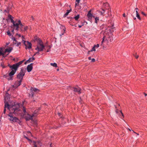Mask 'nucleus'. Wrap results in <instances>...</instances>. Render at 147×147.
<instances>
[{
    "label": "nucleus",
    "mask_w": 147,
    "mask_h": 147,
    "mask_svg": "<svg viewBox=\"0 0 147 147\" xmlns=\"http://www.w3.org/2000/svg\"><path fill=\"white\" fill-rule=\"evenodd\" d=\"M10 102L5 104V107H7V108L9 110L10 113L8 115L9 118L8 119L10 121L15 122L17 121L18 119L16 117L14 116L13 113L15 114L17 112L20 110V105L19 104L16 103H13L9 104Z\"/></svg>",
    "instance_id": "f257e3e1"
},
{
    "label": "nucleus",
    "mask_w": 147,
    "mask_h": 147,
    "mask_svg": "<svg viewBox=\"0 0 147 147\" xmlns=\"http://www.w3.org/2000/svg\"><path fill=\"white\" fill-rule=\"evenodd\" d=\"M23 61H20L18 63H17L15 64H13L12 66H10V67L11 68L12 70V71L10 72L8 75H7H7H5L3 76V77L4 78H6L8 76H9L10 77H9V78H7L8 80L11 79V76L13 75L16 72V71L17 70L18 68L19 67L20 65L22 64L23 63Z\"/></svg>",
    "instance_id": "f03ea898"
},
{
    "label": "nucleus",
    "mask_w": 147,
    "mask_h": 147,
    "mask_svg": "<svg viewBox=\"0 0 147 147\" xmlns=\"http://www.w3.org/2000/svg\"><path fill=\"white\" fill-rule=\"evenodd\" d=\"M18 25L17 26V29H15L17 31L19 30V29H20V32H24L26 31L28 28L27 26H24L21 23V21L20 20H18Z\"/></svg>",
    "instance_id": "7ed1b4c3"
},
{
    "label": "nucleus",
    "mask_w": 147,
    "mask_h": 147,
    "mask_svg": "<svg viewBox=\"0 0 147 147\" xmlns=\"http://www.w3.org/2000/svg\"><path fill=\"white\" fill-rule=\"evenodd\" d=\"M38 44L37 47L35 48L36 50H37L38 51H42L45 48V46L43 45L42 41L39 39L37 40Z\"/></svg>",
    "instance_id": "20e7f679"
},
{
    "label": "nucleus",
    "mask_w": 147,
    "mask_h": 147,
    "mask_svg": "<svg viewBox=\"0 0 147 147\" xmlns=\"http://www.w3.org/2000/svg\"><path fill=\"white\" fill-rule=\"evenodd\" d=\"M26 70L22 68L20 72L17 75L18 79L22 80L23 76H24Z\"/></svg>",
    "instance_id": "39448f33"
},
{
    "label": "nucleus",
    "mask_w": 147,
    "mask_h": 147,
    "mask_svg": "<svg viewBox=\"0 0 147 147\" xmlns=\"http://www.w3.org/2000/svg\"><path fill=\"white\" fill-rule=\"evenodd\" d=\"M11 22L13 24V27H14L15 29H17L18 26V20H16L15 21H14L12 19H10Z\"/></svg>",
    "instance_id": "423d86ee"
},
{
    "label": "nucleus",
    "mask_w": 147,
    "mask_h": 147,
    "mask_svg": "<svg viewBox=\"0 0 147 147\" xmlns=\"http://www.w3.org/2000/svg\"><path fill=\"white\" fill-rule=\"evenodd\" d=\"M4 103L5 104L9 102V94L7 93H6L4 96Z\"/></svg>",
    "instance_id": "0eeeda50"
},
{
    "label": "nucleus",
    "mask_w": 147,
    "mask_h": 147,
    "mask_svg": "<svg viewBox=\"0 0 147 147\" xmlns=\"http://www.w3.org/2000/svg\"><path fill=\"white\" fill-rule=\"evenodd\" d=\"M32 65L33 63H31L30 65H28L27 66V69L28 72H30L32 70L33 68Z\"/></svg>",
    "instance_id": "6e6552de"
},
{
    "label": "nucleus",
    "mask_w": 147,
    "mask_h": 147,
    "mask_svg": "<svg viewBox=\"0 0 147 147\" xmlns=\"http://www.w3.org/2000/svg\"><path fill=\"white\" fill-rule=\"evenodd\" d=\"M90 12L91 11H89L87 15V16L88 17V18L90 20L91 19L92 17H93V18H95V16H93Z\"/></svg>",
    "instance_id": "1a4fd4ad"
},
{
    "label": "nucleus",
    "mask_w": 147,
    "mask_h": 147,
    "mask_svg": "<svg viewBox=\"0 0 147 147\" xmlns=\"http://www.w3.org/2000/svg\"><path fill=\"white\" fill-rule=\"evenodd\" d=\"M73 89L74 91V92H77L79 94L81 93V92H80L81 89L79 87H77V88H74Z\"/></svg>",
    "instance_id": "9d476101"
},
{
    "label": "nucleus",
    "mask_w": 147,
    "mask_h": 147,
    "mask_svg": "<svg viewBox=\"0 0 147 147\" xmlns=\"http://www.w3.org/2000/svg\"><path fill=\"white\" fill-rule=\"evenodd\" d=\"M33 116V115H30L28 114L27 115V116L26 117V120H32L33 119H32V117Z\"/></svg>",
    "instance_id": "9b49d317"
},
{
    "label": "nucleus",
    "mask_w": 147,
    "mask_h": 147,
    "mask_svg": "<svg viewBox=\"0 0 147 147\" xmlns=\"http://www.w3.org/2000/svg\"><path fill=\"white\" fill-rule=\"evenodd\" d=\"M12 49L13 48L12 47H9L8 48L6 49H5V52H7L8 53L7 55H8L9 53L11 52Z\"/></svg>",
    "instance_id": "f8f14e48"
},
{
    "label": "nucleus",
    "mask_w": 147,
    "mask_h": 147,
    "mask_svg": "<svg viewBox=\"0 0 147 147\" xmlns=\"http://www.w3.org/2000/svg\"><path fill=\"white\" fill-rule=\"evenodd\" d=\"M27 45H26V49L27 48L28 49H30L32 47V44L29 42L28 41H27Z\"/></svg>",
    "instance_id": "ddd939ff"
},
{
    "label": "nucleus",
    "mask_w": 147,
    "mask_h": 147,
    "mask_svg": "<svg viewBox=\"0 0 147 147\" xmlns=\"http://www.w3.org/2000/svg\"><path fill=\"white\" fill-rule=\"evenodd\" d=\"M22 82V80H19L17 82H16L15 83V84L16 85V86H19L21 84V82Z\"/></svg>",
    "instance_id": "4468645a"
},
{
    "label": "nucleus",
    "mask_w": 147,
    "mask_h": 147,
    "mask_svg": "<svg viewBox=\"0 0 147 147\" xmlns=\"http://www.w3.org/2000/svg\"><path fill=\"white\" fill-rule=\"evenodd\" d=\"M61 29H62L63 30V33L62 34H60V36H61L63 35L64 34V33L65 32V26H61Z\"/></svg>",
    "instance_id": "2eb2a0df"
},
{
    "label": "nucleus",
    "mask_w": 147,
    "mask_h": 147,
    "mask_svg": "<svg viewBox=\"0 0 147 147\" xmlns=\"http://www.w3.org/2000/svg\"><path fill=\"white\" fill-rule=\"evenodd\" d=\"M7 52H5V50L4 51H3L2 49V53L3 54V55H2V56L3 57H5L7 55H6V53Z\"/></svg>",
    "instance_id": "dca6fc26"
},
{
    "label": "nucleus",
    "mask_w": 147,
    "mask_h": 147,
    "mask_svg": "<svg viewBox=\"0 0 147 147\" xmlns=\"http://www.w3.org/2000/svg\"><path fill=\"white\" fill-rule=\"evenodd\" d=\"M71 11V9L69 10H67L66 13L64 15V17H66Z\"/></svg>",
    "instance_id": "f3484780"
},
{
    "label": "nucleus",
    "mask_w": 147,
    "mask_h": 147,
    "mask_svg": "<svg viewBox=\"0 0 147 147\" xmlns=\"http://www.w3.org/2000/svg\"><path fill=\"white\" fill-rule=\"evenodd\" d=\"M39 110H40V109L38 108V109L35 111L34 113L33 114V116H36V114Z\"/></svg>",
    "instance_id": "a211bd4d"
},
{
    "label": "nucleus",
    "mask_w": 147,
    "mask_h": 147,
    "mask_svg": "<svg viewBox=\"0 0 147 147\" xmlns=\"http://www.w3.org/2000/svg\"><path fill=\"white\" fill-rule=\"evenodd\" d=\"M22 40L23 41V43L24 44V45H25L26 47V41L25 40H24V36H22Z\"/></svg>",
    "instance_id": "6ab92c4d"
},
{
    "label": "nucleus",
    "mask_w": 147,
    "mask_h": 147,
    "mask_svg": "<svg viewBox=\"0 0 147 147\" xmlns=\"http://www.w3.org/2000/svg\"><path fill=\"white\" fill-rule=\"evenodd\" d=\"M31 90L32 91H33L34 92H36L37 91H38V90L36 88H31Z\"/></svg>",
    "instance_id": "aec40b11"
},
{
    "label": "nucleus",
    "mask_w": 147,
    "mask_h": 147,
    "mask_svg": "<svg viewBox=\"0 0 147 147\" xmlns=\"http://www.w3.org/2000/svg\"><path fill=\"white\" fill-rule=\"evenodd\" d=\"M50 65L52 66H53L54 67H57V64L55 63H51Z\"/></svg>",
    "instance_id": "412c9836"
},
{
    "label": "nucleus",
    "mask_w": 147,
    "mask_h": 147,
    "mask_svg": "<svg viewBox=\"0 0 147 147\" xmlns=\"http://www.w3.org/2000/svg\"><path fill=\"white\" fill-rule=\"evenodd\" d=\"M79 17H80L79 15H78L77 16H75L74 17V18L75 19V20H78V19L79 18Z\"/></svg>",
    "instance_id": "4be33fe9"
},
{
    "label": "nucleus",
    "mask_w": 147,
    "mask_h": 147,
    "mask_svg": "<svg viewBox=\"0 0 147 147\" xmlns=\"http://www.w3.org/2000/svg\"><path fill=\"white\" fill-rule=\"evenodd\" d=\"M32 62V58H29V59L25 63V64H26V62H28V63L30 62Z\"/></svg>",
    "instance_id": "5701e85b"
},
{
    "label": "nucleus",
    "mask_w": 147,
    "mask_h": 147,
    "mask_svg": "<svg viewBox=\"0 0 147 147\" xmlns=\"http://www.w3.org/2000/svg\"><path fill=\"white\" fill-rule=\"evenodd\" d=\"M95 19V22L96 23H97V22L99 21V19L98 17H96V18H94Z\"/></svg>",
    "instance_id": "b1692460"
},
{
    "label": "nucleus",
    "mask_w": 147,
    "mask_h": 147,
    "mask_svg": "<svg viewBox=\"0 0 147 147\" xmlns=\"http://www.w3.org/2000/svg\"><path fill=\"white\" fill-rule=\"evenodd\" d=\"M7 34L9 36H10L12 35V34L8 30L7 32Z\"/></svg>",
    "instance_id": "393cba45"
},
{
    "label": "nucleus",
    "mask_w": 147,
    "mask_h": 147,
    "mask_svg": "<svg viewBox=\"0 0 147 147\" xmlns=\"http://www.w3.org/2000/svg\"><path fill=\"white\" fill-rule=\"evenodd\" d=\"M15 42L14 44H17V46L18 47L21 44V43L20 42H18L17 41V42Z\"/></svg>",
    "instance_id": "a878e982"
},
{
    "label": "nucleus",
    "mask_w": 147,
    "mask_h": 147,
    "mask_svg": "<svg viewBox=\"0 0 147 147\" xmlns=\"http://www.w3.org/2000/svg\"><path fill=\"white\" fill-rule=\"evenodd\" d=\"M136 17L139 20H141V18H140V15H139V14H136Z\"/></svg>",
    "instance_id": "bb28decb"
},
{
    "label": "nucleus",
    "mask_w": 147,
    "mask_h": 147,
    "mask_svg": "<svg viewBox=\"0 0 147 147\" xmlns=\"http://www.w3.org/2000/svg\"><path fill=\"white\" fill-rule=\"evenodd\" d=\"M11 39L12 40H13V41H15V42H17V41L16 40V39L13 36V35L12 36Z\"/></svg>",
    "instance_id": "cd10ccee"
},
{
    "label": "nucleus",
    "mask_w": 147,
    "mask_h": 147,
    "mask_svg": "<svg viewBox=\"0 0 147 147\" xmlns=\"http://www.w3.org/2000/svg\"><path fill=\"white\" fill-rule=\"evenodd\" d=\"M2 55H3L2 53V48L0 49V56Z\"/></svg>",
    "instance_id": "c85d7f7f"
},
{
    "label": "nucleus",
    "mask_w": 147,
    "mask_h": 147,
    "mask_svg": "<svg viewBox=\"0 0 147 147\" xmlns=\"http://www.w3.org/2000/svg\"><path fill=\"white\" fill-rule=\"evenodd\" d=\"M95 48V47L94 46V47L92 48V49L90 51H96ZM89 52H90V51H89Z\"/></svg>",
    "instance_id": "c756f323"
},
{
    "label": "nucleus",
    "mask_w": 147,
    "mask_h": 147,
    "mask_svg": "<svg viewBox=\"0 0 147 147\" xmlns=\"http://www.w3.org/2000/svg\"><path fill=\"white\" fill-rule=\"evenodd\" d=\"M1 66L3 68H4L5 67V66L4 65L3 63H1Z\"/></svg>",
    "instance_id": "7c9ffc66"
},
{
    "label": "nucleus",
    "mask_w": 147,
    "mask_h": 147,
    "mask_svg": "<svg viewBox=\"0 0 147 147\" xmlns=\"http://www.w3.org/2000/svg\"><path fill=\"white\" fill-rule=\"evenodd\" d=\"M6 108H7V107H5H5H4V111H3V113L4 114H5V112H6Z\"/></svg>",
    "instance_id": "2f4dec72"
},
{
    "label": "nucleus",
    "mask_w": 147,
    "mask_h": 147,
    "mask_svg": "<svg viewBox=\"0 0 147 147\" xmlns=\"http://www.w3.org/2000/svg\"><path fill=\"white\" fill-rule=\"evenodd\" d=\"M22 109H23V112H24V113H26V109H25V108L24 107H23Z\"/></svg>",
    "instance_id": "473e14b6"
},
{
    "label": "nucleus",
    "mask_w": 147,
    "mask_h": 147,
    "mask_svg": "<svg viewBox=\"0 0 147 147\" xmlns=\"http://www.w3.org/2000/svg\"><path fill=\"white\" fill-rule=\"evenodd\" d=\"M8 17L10 19V20L13 18V17H12V16L10 15H8Z\"/></svg>",
    "instance_id": "72a5a7b5"
},
{
    "label": "nucleus",
    "mask_w": 147,
    "mask_h": 147,
    "mask_svg": "<svg viewBox=\"0 0 147 147\" xmlns=\"http://www.w3.org/2000/svg\"><path fill=\"white\" fill-rule=\"evenodd\" d=\"M94 46L96 47V48H98L99 46V45L98 44H97L96 45H95Z\"/></svg>",
    "instance_id": "f704fd0d"
},
{
    "label": "nucleus",
    "mask_w": 147,
    "mask_h": 147,
    "mask_svg": "<svg viewBox=\"0 0 147 147\" xmlns=\"http://www.w3.org/2000/svg\"><path fill=\"white\" fill-rule=\"evenodd\" d=\"M17 35H18L19 37H20L21 36V35L20 34H18V33L16 34L15 35V36H16Z\"/></svg>",
    "instance_id": "c9c22d12"
},
{
    "label": "nucleus",
    "mask_w": 147,
    "mask_h": 147,
    "mask_svg": "<svg viewBox=\"0 0 147 147\" xmlns=\"http://www.w3.org/2000/svg\"><path fill=\"white\" fill-rule=\"evenodd\" d=\"M141 13L145 16H146V14L144 12L142 11L141 12Z\"/></svg>",
    "instance_id": "e433bc0d"
},
{
    "label": "nucleus",
    "mask_w": 147,
    "mask_h": 147,
    "mask_svg": "<svg viewBox=\"0 0 147 147\" xmlns=\"http://www.w3.org/2000/svg\"><path fill=\"white\" fill-rule=\"evenodd\" d=\"M40 51H38L37 52H36L34 54V56H35L36 54H39V52Z\"/></svg>",
    "instance_id": "4c0bfd02"
},
{
    "label": "nucleus",
    "mask_w": 147,
    "mask_h": 147,
    "mask_svg": "<svg viewBox=\"0 0 147 147\" xmlns=\"http://www.w3.org/2000/svg\"><path fill=\"white\" fill-rule=\"evenodd\" d=\"M95 59H94V58H93L92 59V62H95Z\"/></svg>",
    "instance_id": "58836bf2"
},
{
    "label": "nucleus",
    "mask_w": 147,
    "mask_h": 147,
    "mask_svg": "<svg viewBox=\"0 0 147 147\" xmlns=\"http://www.w3.org/2000/svg\"><path fill=\"white\" fill-rule=\"evenodd\" d=\"M104 11H105L103 9L102 10V11L101 12V15H102L103 14V13H104L105 12Z\"/></svg>",
    "instance_id": "ea45409f"
},
{
    "label": "nucleus",
    "mask_w": 147,
    "mask_h": 147,
    "mask_svg": "<svg viewBox=\"0 0 147 147\" xmlns=\"http://www.w3.org/2000/svg\"><path fill=\"white\" fill-rule=\"evenodd\" d=\"M80 1V0H76V1L77 2L78 4L79 3Z\"/></svg>",
    "instance_id": "a19ab883"
},
{
    "label": "nucleus",
    "mask_w": 147,
    "mask_h": 147,
    "mask_svg": "<svg viewBox=\"0 0 147 147\" xmlns=\"http://www.w3.org/2000/svg\"><path fill=\"white\" fill-rule=\"evenodd\" d=\"M14 29H14V28H13V30H12L11 31V32L13 33V34H14Z\"/></svg>",
    "instance_id": "79ce46f5"
},
{
    "label": "nucleus",
    "mask_w": 147,
    "mask_h": 147,
    "mask_svg": "<svg viewBox=\"0 0 147 147\" xmlns=\"http://www.w3.org/2000/svg\"><path fill=\"white\" fill-rule=\"evenodd\" d=\"M32 61H33L35 60V58L34 57H32Z\"/></svg>",
    "instance_id": "37998d69"
},
{
    "label": "nucleus",
    "mask_w": 147,
    "mask_h": 147,
    "mask_svg": "<svg viewBox=\"0 0 147 147\" xmlns=\"http://www.w3.org/2000/svg\"><path fill=\"white\" fill-rule=\"evenodd\" d=\"M120 113H121V114L122 115L123 117H124V115H123V113H122V111H120Z\"/></svg>",
    "instance_id": "c03bdc74"
},
{
    "label": "nucleus",
    "mask_w": 147,
    "mask_h": 147,
    "mask_svg": "<svg viewBox=\"0 0 147 147\" xmlns=\"http://www.w3.org/2000/svg\"><path fill=\"white\" fill-rule=\"evenodd\" d=\"M34 94V93L33 92H32L31 93V95H32V97H33Z\"/></svg>",
    "instance_id": "a18cd8bd"
},
{
    "label": "nucleus",
    "mask_w": 147,
    "mask_h": 147,
    "mask_svg": "<svg viewBox=\"0 0 147 147\" xmlns=\"http://www.w3.org/2000/svg\"><path fill=\"white\" fill-rule=\"evenodd\" d=\"M104 41H105V40H103L102 39V40L101 42V45H102L103 43V42H104Z\"/></svg>",
    "instance_id": "49530a36"
},
{
    "label": "nucleus",
    "mask_w": 147,
    "mask_h": 147,
    "mask_svg": "<svg viewBox=\"0 0 147 147\" xmlns=\"http://www.w3.org/2000/svg\"><path fill=\"white\" fill-rule=\"evenodd\" d=\"M83 24H82V25H79L78 26V27H79V28H81L83 26Z\"/></svg>",
    "instance_id": "de8ad7c7"
},
{
    "label": "nucleus",
    "mask_w": 147,
    "mask_h": 147,
    "mask_svg": "<svg viewBox=\"0 0 147 147\" xmlns=\"http://www.w3.org/2000/svg\"><path fill=\"white\" fill-rule=\"evenodd\" d=\"M132 131H133V132L137 134V135H139V134L138 133H136L135 132H134V131L132 130Z\"/></svg>",
    "instance_id": "09e8293b"
},
{
    "label": "nucleus",
    "mask_w": 147,
    "mask_h": 147,
    "mask_svg": "<svg viewBox=\"0 0 147 147\" xmlns=\"http://www.w3.org/2000/svg\"><path fill=\"white\" fill-rule=\"evenodd\" d=\"M48 47L49 48V49H50L51 48V47L49 45L48 46Z\"/></svg>",
    "instance_id": "8fccbe9b"
},
{
    "label": "nucleus",
    "mask_w": 147,
    "mask_h": 147,
    "mask_svg": "<svg viewBox=\"0 0 147 147\" xmlns=\"http://www.w3.org/2000/svg\"><path fill=\"white\" fill-rule=\"evenodd\" d=\"M115 112H116V113H118V110L117 109H116V111H115Z\"/></svg>",
    "instance_id": "3c124183"
},
{
    "label": "nucleus",
    "mask_w": 147,
    "mask_h": 147,
    "mask_svg": "<svg viewBox=\"0 0 147 147\" xmlns=\"http://www.w3.org/2000/svg\"><path fill=\"white\" fill-rule=\"evenodd\" d=\"M58 115H59V117L61 116V114L60 113H58Z\"/></svg>",
    "instance_id": "603ef678"
},
{
    "label": "nucleus",
    "mask_w": 147,
    "mask_h": 147,
    "mask_svg": "<svg viewBox=\"0 0 147 147\" xmlns=\"http://www.w3.org/2000/svg\"><path fill=\"white\" fill-rule=\"evenodd\" d=\"M31 18H32V20H33L34 19V17H33V16H31Z\"/></svg>",
    "instance_id": "864d4df0"
},
{
    "label": "nucleus",
    "mask_w": 147,
    "mask_h": 147,
    "mask_svg": "<svg viewBox=\"0 0 147 147\" xmlns=\"http://www.w3.org/2000/svg\"><path fill=\"white\" fill-rule=\"evenodd\" d=\"M123 17H125V13H123Z\"/></svg>",
    "instance_id": "5fc2aeb1"
},
{
    "label": "nucleus",
    "mask_w": 147,
    "mask_h": 147,
    "mask_svg": "<svg viewBox=\"0 0 147 147\" xmlns=\"http://www.w3.org/2000/svg\"><path fill=\"white\" fill-rule=\"evenodd\" d=\"M4 12L8 13V12H7V10H5L4 11Z\"/></svg>",
    "instance_id": "6e6d98bb"
},
{
    "label": "nucleus",
    "mask_w": 147,
    "mask_h": 147,
    "mask_svg": "<svg viewBox=\"0 0 147 147\" xmlns=\"http://www.w3.org/2000/svg\"><path fill=\"white\" fill-rule=\"evenodd\" d=\"M88 59L90 60H91V57H88Z\"/></svg>",
    "instance_id": "4d7b16f0"
},
{
    "label": "nucleus",
    "mask_w": 147,
    "mask_h": 147,
    "mask_svg": "<svg viewBox=\"0 0 147 147\" xmlns=\"http://www.w3.org/2000/svg\"><path fill=\"white\" fill-rule=\"evenodd\" d=\"M135 57L136 58V59H137L138 57V56L137 55V56H135Z\"/></svg>",
    "instance_id": "13d9d810"
},
{
    "label": "nucleus",
    "mask_w": 147,
    "mask_h": 147,
    "mask_svg": "<svg viewBox=\"0 0 147 147\" xmlns=\"http://www.w3.org/2000/svg\"><path fill=\"white\" fill-rule=\"evenodd\" d=\"M105 36H104L103 37V38H102V39L103 40H105Z\"/></svg>",
    "instance_id": "bf43d9fd"
},
{
    "label": "nucleus",
    "mask_w": 147,
    "mask_h": 147,
    "mask_svg": "<svg viewBox=\"0 0 147 147\" xmlns=\"http://www.w3.org/2000/svg\"><path fill=\"white\" fill-rule=\"evenodd\" d=\"M136 14H138V11L137 10L136 11Z\"/></svg>",
    "instance_id": "052dcab7"
},
{
    "label": "nucleus",
    "mask_w": 147,
    "mask_h": 147,
    "mask_svg": "<svg viewBox=\"0 0 147 147\" xmlns=\"http://www.w3.org/2000/svg\"><path fill=\"white\" fill-rule=\"evenodd\" d=\"M49 49H47V52H49L50 51Z\"/></svg>",
    "instance_id": "680f3d73"
},
{
    "label": "nucleus",
    "mask_w": 147,
    "mask_h": 147,
    "mask_svg": "<svg viewBox=\"0 0 147 147\" xmlns=\"http://www.w3.org/2000/svg\"><path fill=\"white\" fill-rule=\"evenodd\" d=\"M133 17V18H134V20H135L136 19V17Z\"/></svg>",
    "instance_id": "e2e57ef3"
},
{
    "label": "nucleus",
    "mask_w": 147,
    "mask_h": 147,
    "mask_svg": "<svg viewBox=\"0 0 147 147\" xmlns=\"http://www.w3.org/2000/svg\"><path fill=\"white\" fill-rule=\"evenodd\" d=\"M144 95L145 96H146L147 95V94L145 93H144Z\"/></svg>",
    "instance_id": "0e129e2a"
},
{
    "label": "nucleus",
    "mask_w": 147,
    "mask_h": 147,
    "mask_svg": "<svg viewBox=\"0 0 147 147\" xmlns=\"http://www.w3.org/2000/svg\"><path fill=\"white\" fill-rule=\"evenodd\" d=\"M34 147H37V146L36 145H34Z\"/></svg>",
    "instance_id": "69168bd1"
},
{
    "label": "nucleus",
    "mask_w": 147,
    "mask_h": 147,
    "mask_svg": "<svg viewBox=\"0 0 147 147\" xmlns=\"http://www.w3.org/2000/svg\"><path fill=\"white\" fill-rule=\"evenodd\" d=\"M75 5H76V6L77 5V3H76L75 4Z\"/></svg>",
    "instance_id": "338daca9"
},
{
    "label": "nucleus",
    "mask_w": 147,
    "mask_h": 147,
    "mask_svg": "<svg viewBox=\"0 0 147 147\" xmlns=\"http://www.w3.org/2000/svg\"><path fill=\"white\" fill-rule=\"evenodd\" d=\"M9 43H7V45H9Z\"/></svg>",
    "instance_id": "774afa93"
}]
</instances>
